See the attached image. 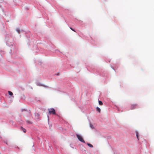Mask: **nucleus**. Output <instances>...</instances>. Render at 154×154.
Instances as JSON below:
<instances>
[{"instance_id": "obj_9", "label": "nucleus", "mask_w": 154, "mask_h": 154, "mask_svg": "<svg viewBox=\"0 0 154 154\" xmlns=\"http://www.w3.org/2000/svg\"><path fill=\"white\" fill-rule=\"evenodd\" d=\"M98 102L100 105H103V103L101 101L99 100V101Z\"/></svg>"}, {"instance_id": "obj_5", "label": "nucleus", "mask_w": 154, "mask_h": 154, "mask_svg": "<svg viewBox=\"0 0 154 154\" xmlns=\"http://www.w3.org/2000/svg\"><path fill=\"white\" fill-rule=\"evenodd\" d=\"M97 110L99 113L100 112V109L98 107H97L96 108Z\"/></svg>"}, {"instance_id": "obj_1", "label": "nucleus", "mask_w": 154, "mask_h": 154, "mask_svg": "<svg viewBox=\"0 0 154 154\" xmlns=\"http://www.w3.org/2000/svg\"><path fill=\"white\" fill-rule=\"evenodd\" d=\"M49 113L50 114L55 115L56 112L55 110L53 108H51L48 109Z\"/></svg>"}, {"instance_id": "obj_14", "label": "nucleus", "mask_w": 154, "mask_h": 154, "mask_svg": "<svg viewBox=\"0 0 154 154\" xmlns=\"http://www.w3.org/2000/svg\"><path fill=\"white\" fill-rule=\"evenodd\" d=\"M28 122L29 123H31V122Z\"/></svg>"}, {"instance_id": "obj_10", "label": "nucleus", "mask_w": 154, "mask_h": 154, "mask_svg": "<svg viewBox=\"0 0 154 154\" xmlns=\"http://www.w3.org/2000/svg\"><path fill=\"white\" fill-rule=\"evenodd\" d=\"M90 127H91V128L92 129L94 128V127L93 126V125L92 124H90Z\"/></svg>"}, {"instance_id": "obj_12", "label": "nucleus", "mask_w": 154, "mask_h": 154, "mask_svg": "<svg viewBox=\"0 0 154 154\" xmlns=\"http://www.w3.org/2000/svg\"><path fill=\"white\" fill-rule=\"evenodd\" d=\"M70 29L73 31L75 32V31L73 29H72V28L70 27Z\"/></svg>"}, {"instance_id": "obj_8", "label": "nucleus", "mask_w": 154, "mask_h": 154, "mask_svg": "<svg viewBox=\"0 0 154 154\" xmlns=\"http://www.w3.org/2000/svg\"><path fill=\"white\" fill-rule=\"evenodd\" d=\"M136 136H137V138L138 140H139V137H138L139 133L137 132H136Z\"/></svg>"}, {"instance_id": "obj_3", "label": "nucleus", "mask_w": 154, "mask_h": 154, "mask_svg": "<svg viewBox=\"0 0 154 154\" xmlns=\"http://www.w3.org/2000/svg\"><path fill=\"white\" fill-rule=\"evenodd\" d=\"M137 106V104L131 105V109L132 110L136 108Z\"/></svg>"}, {"instance_id": "obj_4", "label": "nucleus", "mask_w": 154, "mask_h": 154, "mask_svg": "<svg viewBox=\"0 0 154 154\" xmlns=\"http://www.w3.org/2000/svg\"><path fill=\"white\" fill-rule=\"evenodd\" d=\"M21 130L23 131L24 132V133L26 132V130L25 128H24L22 127H21Z\"/></svg>"}, {"instance_id": "obj_7", "label": "nucleus", "mask_w": 154, "mask_h": 154, "mask_svg": "<svg viewBox=\"0 0 154 154\" xmlns=\"http://www.w3.org/2000/svg\"><path fill=\"white\" fill-rule=\"evenodd\" d=\"M87 145H88L90 147H93V145L90 144V143H87Z\"/></svg>"}, {"instance_id": "obj_11", "label": "nucleus", "mask_w": 154, "mask_h": 154, "mask_svg": "<svg viewBox=\"0 0 154 154\" xmlns=\"http://www.w3.org/2000/svg\"><path fill=\"white\" fill-rule=\"evenodd\" d=\"M16 31H17V32L18 33H20V29H17L16 30Z\"/></svg>"}, {"instance_id": "obj_13", "label": "nucleus", "mask_w": 154, "mask_h": 154, "mask_svg": "<svg viewBox=\"0 0 154 154\" xmlns=\"http://www.w3.org/2000/svg\"><path fill=\"white\" fill-rule=\"evenodd\" d=\"M36 114L38 117L39 116V115L38 113H37Z\"/></svg>"}, {"instance_id": "obj_2", "label": "nucleus", "mask_w": 154, "mask_h": 154, "mask_svg": "<svg viewBox=\"0 0 154 154\" xmlns=\"http://www.w3.org/2000/svg\"><path fill=\"white\" fill-rule=\"evenodd\" d=\"M76 135L79 140L83 143H85V141L83 140L82 137L81 136L77 134H76Z\"/></svg>"}, {"instance_id": "obj_6", "label": "nucleus", "mask_w": 154, "mask_h": 154, "mask_svg": "<svg viewBox=\"0 0 154 154\" xmlns=\"http://www.w3.org/2000/svg\"><path fill=\"white\" fill-rule=\"evenodd\" d=\"M8 93L11 96H12L13 95L12 92L11 91H9Z\"/></svg>"}]
</instances>
